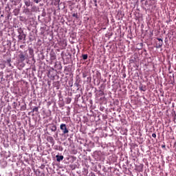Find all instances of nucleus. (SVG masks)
<instances>
[{"mask_svg":"<svg viewBox=\"0 0 176 176\" xmlns=\"http://www.w3.org/2000/svg\"><path fill=\"white\" fill-rule=\"evenodd\" d=\"M1 17H3V14H1Z\"/></svg>","mask_w":176,"mask_h":176,"instance_id":"26","label":"nucleus"},{"mask_svg":"<svg viewBox=\"0 0 176 176\" xmlns=\"http://www.w3.org/2000/svg\"><path fill=\"white\" fill-rule=\"evenodd\" d=\"M9 10H10V8L9 9Z\"/></svg>","mask_w":176,"mask_h":176,"instance_id":"32","label":"nucleus"},{"mask_svg":"<svg viewBox=\"0 0 176 176\" xmlns=\"http://www.w3.org/2000/svg\"><path fill=\"white\" fill-rule=\"evenodd\" d=\"M139 89L141 91H146V86L142 85V84L140 85Z\"/></svg>","mask_w":176,"mask_h":176,"instance_id":"7","label":"nucleus"},{"mask_svg":"<svg viewBox=\"0 0 176 176\" xmlns=\"http://www.w3.org/2000/svg\"><path fill=\"white\" fill-rule=\"evenodd\" d=\"M72 16L73 17H76V19H79V17L78 16V13H74Z\"/></svg>","mask_w":176,"mask_h":176,"instance_id":"18","label":"nucleus"},{"mask_svg":"<svg viewBox=\"0 0 176 176\" xmlns=\"http://www.w3.org/2000/svg\"><path fill=\"white\" fill-rule=\"evenodd\" d=\"M60 129L62 130L63 134H68V133H69V131L67 129V125L65 124H61Z\"/></svg>","mask_w":176,"mask_h":176,"instance_id":"1","label":"nucleus"},{"mask_svg":"<svg viewBox=\"0 0 176 176\" xmlns=\"http://www.w3.org/2000/svg\"><path fill=\"white\" fill-rule=\"evenodd\" d=\"M100 111H104V107H100Z\"/></svg>","mask_w":176,"mask_h":176,"instance_id":"22","label":"nucleus"},{"mask_svg":"<svg viewBox=\"0 0 176 176\" xmlns=\"http://www.w3.org/2000/svg\"><path fill=\"white\" fill-rule=\"evenodd\" d=\"M54 6H57L60 5V0H54Z\"/></svg>","mask_w":176,"mask_h":176,"instance_id":"12","label":"nucleus"},{"mask_svg":"<svg viewBox=\"0 0 176 176\" xmlns=\"http://www.w3.org/2000/svg\"><path fill=\"white\" fill-rule=\"evenodd\" d=\"M39 111V107H36L33 108L32 112H38Z\"/></svg>","mask_w":176,"mask_h":176,"instance_id":"13","label":"nucleus"},{"mask_svg":"<svg viewBox=\"0 0 176 176\" xmlns=\"http://www.w3.org/2000/svg\"><path fill=\"white\" fill-rule=\"evenodd\" d=\"M19 34L18 35L19 41H23V39L24 41H25V38H26L27 35H25V34H24V31H23V30L21 32L19 31Z\"/></svg>","mask_w":176,"mask_h":176,"instance_id":"2","label":"nucleus"},{"mask_svg":"<svg viewBox=\"0 0 176 176\" xmlns=\"http://www.w3.org/2000/svg\"><path fill=\"white\" fill-rule=\"evenodd\" d=\"M87 57H88L87 54H82L83 60H87Z\"/></svg>","mask_w":176,"mask_h":176,"instance_id":"17","label":"nucleus"},{"mask_svg":"<svg viewBox=\"0 0 176 176\" xmlns=\"http://www.w3.org/2000/svg\"><path fill=\"white\" fill-rule=\"evenodd\" d=\"M13 13L15 16H19L20 13V8H15L13 11Z\"/></svg>","mask_w":176,"mask_h":176,"instance_id":"8","label":"nucleus"},{"mask_svg":"<svg viewBox=\"0 0 176 176\" xmlns=\"http://www.w3.org/2000/svg\"><path fill=\"white\" fill-rule=\"evenodd\" d=\"M25 6H31V1L30 0L25 1Z\"/></svg>","mask_w":176,"mask_h":176,"instance_id":"11","label":"nucleus"},{"mask_svg":"<svg viewBox=\"0 0 176 176\" xmlns=\"http://www.w3.org/2000/svg\"><path fill=\"white\" fill-rule=\"evenodd\" d=\"M76 86H77V87H78V86H79V84H76Z\"/></svg>","mask_w":176,"mask_h":176,"instance_id":"27","label":"nucleus"},{"mask_svg":"<svg viewBox=\"0 0 176 176\" xmlns=\"http://www.w3.org/2000/svg\"><path fill=\"white\" fill-rule=\"evenodd\" d=\"M10 17V14H8L7 16V19H9Z\"/></svg>","mask_w":176,"mask_h":176,"instance_id":"21","label":"nucleus"},{"mask_svg":"<svg viewBox=\"0 0 176 176\" xmlns=\"http://www.w3.org/2000/svg\"><path fill=\"white\" fill-rule=\"evenodd\" d=\"M139 167L140 168V171H142V169L144 168V165H140L139 166Z\"/></svg>","mask_w":176,"mask_h":176,"instance_id":"19","label":"nucleus"},{"mask_svg":"<svg viewBox=\"0 0 176 176\" xmlns=\"http://www.w3.org/2000/svg\"><path fill=\"white\" fill-rule=\"evenodd\" d=\"M57 130V126L56 125H53L51 128V131H56Z\"/></svg>","mask_w":176,"mask_h":176,"instance_id":"14","label":"nucleus"},{"mask_svg":"<svg viewBox=\"0 0 176 176\" xmlns=\"http://www.w3.org/2000/svg\"><path fill=\"white\" fill-rule=\"evenodd\" d=\"M152 137H153V138H156V133H153V134H152Z\"/></svg>","mask_w":176,"mask_h":176,"instance_id":"20","label":"nucleus"},{"mask_svg":"<svg viewBox=\"0 0 176 176\" xmlns=\"http://www.w3.org/2000/svg\"><path fill=\"white\" fill-rule=\"evenodd\" d=\"M166 147V146H162V148H165Z\"/></svg>","mask_w":176,"mask_h":176,"instance_id":"28","label":"nucleus"},{"mask_svg":"<svg viewBox=\"0 0 176 176\" xmlns=\"http://www.w3.org/2000/svg\"><path fill=\"white\" fill-rule=\"evenodd\" d=\"M83 78H86V75L84 74V75H83Z\"/></svg>","mask_w":176,"mask_h":176,"instance_id":"25","label":"nucleus"},{"mask_svg":"<svg viewBox=\"0 0 176 176\" xmlns=\"http://www.w3.org/2000/svg\"><path fill=\"white\" fill-rule=\"evenodd\" d=\"M59 45L60 46H62L61 49H65L67 47V41L65 40L60 41Z\"/></svg>","mask_w":176,"mask_h":176,"instance_id":"5","label":"nucleus"},{"mask_svg":"<svg viewBox=\"0 0 176 176\" xmlns=\"http://www.w3.org/2000/svg\"><path fill=\"white\" fill-rule=\"evenodd\" d=\"M95 6H97V3H96Z\"/></svg>","mask_w":176,"mask_h":176,"instance_id":"31","label":"nucleus"},{"mask_svg":"<svg viewBox=\"0 0 176 176\" xmlns=\"http://www.w3.org/2000/svg\"><path fill=\"white\" fill-rule=\"evenodd\" d=\"M12 107H13L14 109H16L17 108V102H14Z\"/></svg>","mask_w":176,"mask_h":176,"instance_id":"15","label":"nucleus"},{"mask_svg":"<svg viewBox=\"0 0 176 176\" xmlns=\"http://www.w3.org/2000/svg\"><path fill=\"white\" fill-rule=\"evenodd\" d=\"M19 58L20 60L21 63H23V61L25 60V54H24V53L21 52L20 54L19 55Z\"/></svg>","mask_w":176,"mask_h":176,"instance_id":"4","label":"nucleus"},{"mask_svg":"<svg viewBox=\"0 0 176 176\" xmlns=\"http://www.w3.org/2000/svg\"><path fill=\"white\" fill-rule=\"evenodd\" d=\"M101 91V94H104V91Z\"/></svg>","mask_w":176,"mask_h":176,"instance_id":"24","label":"nucleus"},{"mask_svg":"<svg viewBox=\"0 0 176 176\" xmlns=\"http://www.w3.org/2000/svg\"><path fill=\"white\" fill-rule=\"evenodd\" d=\"M23 111H25V107L23 109Z\"/></svg>","mask_w":176,"mask_h":176,"instance_id":"29","label":"nucleus"},{"mask_svg":"<svg viewBox=\"0 0 176 176\" xmlns=\"http://www.w3.org/2000/svg\"><path fill=\"white\" fill-rule=\"evenodd\" d=\"M50 60L52 61H54V60H56V53L52 52L50 54Z\"/></svg>","mask_w":176,"mask_h":176,"instance_id":"6","label":"nucleus"},{"mask_svg":"<svg viewBox=\"0 0 176 176\" xmlns=\"http://www.w3.org/2000/svg\"><path fill=\"white\" fill-rule=\"evenodd\" d=\"M11 2L14 6H17V1L16 0H12Z\"/></svg>","mask_w":176,"mask_h":176,"instance_id":"16","label":"nucleus"},{"mask_svg":"<svg viewBox=\"0 0 176 176\" xmlns=\"http://www.w3.org/2000/svg\"><path fill=\"white\" fill-rule=\"evenodd\" d=\"M157 39L158 41V43H156L155 47L156 49H160L163 46V39L159 38H157Z\"/></svg>","mask_w":176,"mask_h":176,"instance_id":"3","label":"nucleus"},{"mask_svg":"<svg viewBox=\"0 0 176 176\" xmlns=\"http://www.w3.org/2000/svg\"><path fill=\"white\" fill-rule=\"evenodd\" d=\"M56 162H60V160H64V156L63 155H56Z\"/></svg>","mask_w":176,"mask_h":176,"instance_id":"9","label":"nucleus"},{"mask_svg":"<svg viewBox=\"0 0 176 176\" xmlns=\"http://www.w3.org/2000/svg\"><path fill=\"white\" fill-rule=\"evenodd\" d=\"M48 141L51 142V144H54V139L52 136L48 137Z\"/></svg>","mask_w":176,"mask_h":176,"instance_id":"10","label":"nucleus"},{"mask_svg":"<svg viewBox=\"0 0 176 176\" xmlns=\"http://www.w3.org/2000/svg\"><path fill=\"white\" fill-rule=\"evenodd\" d=\"M36 3H38L39 1L38 0H35Z\"/></svg>","mask_w":176,"mask_h":176,"instance_id":"23","label":"nucleus"},{"mask_svg":"<svg viewBox=\"0 0 176 176\" xmlns=\"http://www.w3.org/2000/svg\"><path fill=\"white\" fill-rule=\"evenodd\" d=\"M150 1H155V0H150Z\"/></svg>","mask_w":176,"mask_h":176,"instance_id":"30","label":"nucleus"}]
</instances>
